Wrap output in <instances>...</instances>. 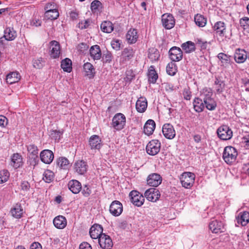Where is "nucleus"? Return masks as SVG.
<instances>
[{
    "instance_id": "13d9d810",
    "label": "nucleus",
    "mask_w": 249,
    "mask_h": 249,
    "mask_svg": "<svg viewBox=\"0 0 249 249\" xmlns=\"http://www.w3.org/2000/svg\"><path fill=\"white\" fill-rule=\"evenodd\" d=\"M111 45L114 49L119 50L121 45L120 41L119 40H113L111 41Z\"/></svg>"
},
{
    "instance_id": "a878e982",
    "label": "nucleus",
    "mask_w": 249,
    "mask_h": 249,
    "mask_svg": "<svg viewBox=\"0 0 249 249\" xmlns=\"http://www.w3.org/2000/svg\"><path fill=\"white\" fill-rule=\"evenodd\" d=\"M126 39L129 44L135 43L138 40V35L137 30L135 29H130L126 35Z\"/></svg>"
},
{
    "instance_id": "72a5a7b5",
    "label": "nucleus",
    "mask_w": 249,
    "mask_h": 249,
    "mask_svg": "<svg viewBox=\"0 0 249 249\" xmlns=\"http://www.w3.org/2000/svg\"><path fill=\"white\" fill-rule=\"evenodd\" d=\"M56 164L60 169H67L70 166V162L66 158L59 157L56 160Z\"/></svg>"
},
{
    "instance_id": "bb28decb",
    "label": "nucleus",
    "mask_w": 249,
    "mask_h": 249,
    "mask_svg": "<svg viewBox=\"0 0 249 249\" xmlns=\"http://www.w3.org/2000/svg\"><path fill=\"white\" fill-rule=\"evenodd\" d=\"M54 226L57 229H64L67 225V220L65 217L62 215L56 216L53 221Z\"/></svg>"
},
{
    "instance_id": "0eeeda50",
    "label": "nucleus",
    "mask_w": 249,
    "mask_h": 249,
    "mask_svg": "<svg viewBox=\"0 0 249 249\" xmlns=\"http://www.w3.org/2000/svg\"><path fill=\"white\" fill-rule=\"evenodd\" d=\"M169 57L173 62H178L183 57V53L181 49L178 47H172L169 51Z\"/></svg>"
},
{
    "instance_id": "f03ea898",
    "label": "nucleus",
    "mask_w": 249,
    "mask_h": 249,
    "mask_svg": "<svg viewBox=\"0 0 249 249\" xmlns=\"http://www.w3.org/2000/svg\"><path fill=\"white\" fill-rule=\"evenodd\" d=\"M212 92L206 90V91L202 93L201 95L203 99L204 106L210 110H214L217 106L216 102L212 98Z\"/></svg>"
},
{
    "instance_id": "de8ad7c7",
    "label": "nucleus",
    "mask_w": 249,
    "mask_h": 249,
    "mask_svg": "<svg viewBox=\"0 0 249 249\" xmlns=\"http://www.w3.org/2000/svg\"><path fill=\"white\" fill-rule=\"evenodd\" d=\"M166 71L169 75L171 76L174 75L177 71L176 64L173 62L168 63L166 67Z\"/></svg>"
},
{
    "instance_id": "e433bc0d",
    "label": "nucleus",
    "mask_w": 249,
    "mask_h": 249,
    "mask_svg": "<svg viewBox=\"0 0 249 249\" xmlns=\"http://www.w3.org/2000/svg\"><path fill=\"white\" fill-rule=\"evenodd\" d=\"M202 100L203 99L196 98L194 101V108L196 111L197 112H201L204 108V103Z\"/></svg>"
},
{
    "instance_id": "393cba45",
    "label": "nucleus",
    "mask_w": 249,
    "mask_h": 249,
    "mask_svg": "<svg viewBox=\"0 0 249 249\" xmlns=\"http://www.w3.org/2000/svg\"><path fill=\"white\" fill-rule=\"evenodd\" d=\"M147 107V102L146 98L140 97L136 103V108L140 113L144 112Z\"/></svg>"
},
{
    "instance_id": "4be33fe9",
    "label": "nucleus",
    "mask_w": 249,
    "mask_h": 249,
    "mask_svg": "<svg viewBox=\"0 0 249 249\" xmlns=\"http://www.w3.org/2000/svg\"><path fill=\"white\" fill-rule=\"evenodd\" d=\"M74 169L76 172L80 175L84 174L87 170L86 163L83 160H78L75 162Z\"/></svg>"
},
{
    "instance_id": "aec40b11",
    "label": "nucleus",
    "mask_w": 249,
    "mask_h": 249,
    "mask_svg": "<svg viewBox=\"0 0 249 249\" xmlns=\"http://www.w3.org/2000/svg\"><path fill=\"white\" fill-rule=\"evenodd\" d=\"M89 145L91 149H100L102 146V142L99 136L96 135L91 136L89 139Z\"/></svg>"
},
{
    "instance_id": "2eb2a0df",
    "label": "nucleus",
    "mask_w": 249,
    "mask_h": 249,
    "mask_svg": "<svg viewBox=\"0 0 249 249\" xmlns=\"http://www.w3.org/2000/svg\"><path fill=\"white\" fill-rule=\"evenodd\" d=\"M162 181L160 176L157 173H152L148 176L147 178V184L153 187L158 186Z\"/></svg>"
},
{
    "instance_id": "a211bd4d",
    "label": "nucleus",
    "mask_w": 249,
    "mask_h": 249,
    "mask_svg": "<svg viewBox=\"0 0 249 249\" xmlns=\"http://www.w3.org/2000/svg\"><path fill=\"white\" fill-rule=\"evenodd\" d=\"M40 157L42 162L46 164H50L53 160L54 155L51 150L46 149L41 151Z\"/></svg>"
},
{
    "instance_id": "b1692460",
    "label": "nucleus",
    "mask_w": 249,
    "mask_h": 249,
    "mask_svg": "<svg viewBox=\"0 0 249 249\" xmlns=\"http://www.w3.org/2000/svg\"><path fill=\"white\" fill-rule=\"evenodd\" d=\"M213 29L217 35L221 36H224L226 32V26L224 22H216L213 26Z\"/></svg>"
},
{
    "instance_id": "4c0bfd02",
    "label": "nucleus",
    "mask_w": 249,
    "mask_h": 249,
    "mask_svg": "<svg viewBox=\"0 0 249 249\" xmlns=\"http://www.w3.org/2000/svg\"><path fill=\"white\" fill-rule=\"evenodd\" d=\"M181 47L186 53H192L196 49L195 43L190 41L183 43Z\"/></svg>"
},
{
    "instance_id": "338daca9",
    "label": "nucleus",
    "mask_w": 249,
    "mask_h": 249,
    "mask_svg": "<svg viewBox=\"0 0 249 249\" xmlns=\"http://www.w3.org/2000/svg\"><path fill=\"white\" fill-rule=\"evenodd\" d=\"M82 193L85 196H88L91 193V191L89 188L86 186L84 188Z\"/></svg>"
},
{
    "instance_id": "6e6d98bb",
    "label": "nucleus",
    "mask_w": 249,
    "mask_h": 249,
    "mask_svg": "<svg viewBox=\"0 0 249 249\" xmlns=\"http://www.w3.org/2000/svg\"><path fill=\"white\" fill-rule=\"evenodd\" d=\"M183 98L186 100H190L192 97L191 91L189 88H185L182 93Z\"/></svg>"
},
{
    "instance_id": "e2e57ef3",
    "label": "nucleus",
    "mask_w": 249,
    "mask_h": 249,
    "mask_svg": "<svg viewBox=\"0 0 249 249\" xmlns=\"http://www.w3.org/2000/svg\"><path fill=\"white\" fill-rule=\"evenodd\" d=\"M20 187L22 190L27 191L29 189L30 185L28 182L23 181L21 183Z\"/></svg>"
},
{
    "instance_id": "412c9836",
    "label": "nucleus",
    "mask_w": 249,
    "mask_h": 249,
    "mask_svg": "<svg viewBox=\"0 0 249 249\" xmlns=\"http://www.w3.org/2000/svg\"><path fill=\"white\" fill-rule=\"evenodd\" d=\"M90 56L94 60H98L102 57V53L99 46L97 45L91 46L89 50Z\"/></svg>"
},
{
    "instance_id": "0e129e2a",
    "label": "nucleus",
    "mask_w": 249,
    "mask_h": 249,
    "mask_svg": "<svg viewBox=\"0 0 249 249\" xmlns=\"http://www.w3.org/2000/svg\"><path fill=\"white\" fill-rule=\"evenodd\" d=\"M30 249H42V246L40 243L34 242L31 245Z\"/></svg>"
},
{
    "instance_id": "052dcab7",
    "label": "nucleus",
    "mask_w": 249,
    "mask_h": 249,
    "mask_svg": "<svg viewBox=\"0 0 249 249\" xmlns=\"http://www.w3.org/2000/svg\"><path fill=\"white\" fill-rule=\"evenodd\" d=\"M45 9L46 11H48L49 10H53V9H56V5L54 2H51L48 3Z\"/></svg>"
},
{
    "instance_id": "4468645a",
    "label": "nucleus",
    "mask_w": 249,
    "mask_h": 249,
    "mask_svg": "<svg viewBox=\"0 0 249 249\" xmlns=\"http://www.w3.org/2000/svg\"><path fill=\"white\" fill-rule=\"evenodd\" d=\"M110 213L115 216L120 215L123 212V205L119 201H113L110 205Z\"/></svg>"
},
{
    "instance_id": "774afa93",
    "label": "nucleus",
    "mask_w": 249,
    "mask_h": 249,
    "mask_svg": "<svg viewBox=\"0 0 249 249\" xmlns=\"http://www.w3.org/2000/svg\"><path fill=\"white\" fill-rule=\"evenodd\" d=\"M31 25L36 27L41 25V21L39 20L33 19L31 22Z\"/></svg>"
},
{
    "instance_id": "473e14b6",
    "label": "nucleus",
    "mask_w": 249,
    "mask_h": 249,
    "mask_svg": "<svg viewBox=\"0 0 249 249\" xmlns=\"http://www.w3.org/2000/svg\"><path fill=\"white\" fill-rule=\"evenodd\" d=\"M22 164L21 156L18 153L14 154L11 158V165L15 168L19 167Z\"/></svg>"
},
{
    "instance_id": "ddd939ff",
    "label": "nucleus",
    "mask_w": 249,
    "mask_h": 249,
    "mask_svg": "<svg viewBox=\"0 0 249 249\" xmlns=\"http://www.w3.org/2000/svg\"><path fill=\"white\" fill-rule=\"evenodd\" d=\"M50 55L51 57L54 59L58 58L60 54V47L59 43L55 40H53L50 42Z\"/></svg>"
},
{
    "instance_id": "7ed1b4c3",
    "label": "nucleus",
    "mask_w": 249,
    "mask_h": 249,
    "mask_svg": "<svg viewBox=\"0 0 249 249\" xmlns=\"http://www.w3.org/2000/svg\"><path fill=\"white\" fill-rule=\"evenodd\" d=\"M125 123V116L122 113H119L115 114L113 117L111 125L115 130H121L124 128Z\"/></svg>"
},
{
    "instance_id": "f8f14e48",
    "label": "nucleus",
    "mask_w": 249,
    "mask_h": 249,
    "mask_svg": "<svg viewBox=\"0 0 249 249\" xmlns=\"http://www.w3.org/2000/svg\"><path fill=\"white\" fill-rule=\"evenodd\" d=\"M162 133L168 139H173L176 136V131L173 126L169 124H165L162 126Z\"/></svg>"
},
{
    "instance_id": "69168bd1",
    "label": "nucleus",
    "mask_w": 249,
    "mask_h": 249,
    "mask_svg": "<svg viewBox=\"0 0 249 249\" xmlns=\"http://www.w3.org/2000/svg\"><path fill=\"white\" fill-rule=\"evenodd\" d=\"M61 133L60 132L57 131L56 130L53 131L51 133V136L52 137H54L55 139H59L61 136Z\"/></svg>"
},
{
    "instance_id": "58836bf2",
    "label": "nucleus",
    "mask_w": 249,
    "mask_h": 249,
    "mask_svg": "<svg viewBox=\"0 0 249 249\" xmlns=\"http://www.w3.org/2000/svg\"><path fill=\"white\" fill-rule=\"evenodd\" d=\"M160 53L158 50L154 48L149 49L148 57L152 62L157 61L160 57Z\"/></svg>"
},
{
    "instance_id": "423d86ee",
    "label": "nucleus",
    "mask_w": 249,
    "mask_h": 249,
    "mask_svg": "<svg viewBox=\"0 0 249 249\" xmlns=\"http://www.w3.org/2000/svg\"><path fill=\"white\" fill-rule=\"evenodd\" d=\"M217 133L218 137L222 140H230L232 136V131L227 125L219 127L217 130Z\"/></svg>"
},
{
    "instance_id": "c9c22d12",
    "label": "nucleus",
    "mask_w": 249,
    "mask_h": 249,
    "mask_svg": "<svg viewBox=\"0 0 249 249\" xmlns=\"http://www.w3.org/2000/svg\"><path fill=\"white\" fill-rule=\"evenodd\" d=\"M101 30L106 33H110L113 30V26L111 22L109 21H104L100 26Z\"/></svg>"
},
{
    "instance_id": "dca6fc26",
    "label": "nucleus",
    "mask_w": 249,
    "mask_h": 249,
    "mask_svg": "<svg viewBox=\"0 0 249 249\" xmlns=\"http://www.w3.org/2000/svg\"><path fill=\"white\" fill-rule=\"evenodd\" d=\"M144 196L148 200L156 202L160 198V194L156 189L150 188L145 192Z\"/></svg>"
},
{
    "instance_id": "4d7b16f0",
    "label": "nucleus",
    "mask_w": 249,
    "mask_h": 249,
    "mask_svg": "<svg viewBox=\"0 0 249 249\" xmlns=\"http://www.w3.org/2000/svg\"><path fill=\"white\" fill-rule=\"evenodd\" d=\"M89 24L90 20H85L80 22L78 24V26L81 29H86L88 27V26L89 25Z\"/></svg>"
},
{
    "instance_id": "a19ab883",
    "label": "nucleus",
    "mask_w": 249,
    "mask_h": 249,
    "mask_svg": "<svg viewBox=\"0 0 249 249\" xmlns=\"http://www.w3.org/2000/svg\"><path fill=\"white\" fill-rule=\"evenodd\" d=\"M12 215L17 218L21 217L23 213V210L20 205L16 204L11 210Z\"/></svg>"
},
{
    "instance_id": "6e6552de",
    "label": "nucleus",
    "mask_w": 249,
    "mask_h": 249,
    "mask_svg": "<svg viewBox=\"0 0 249 249\" xmlns=\"http://www.w3.org/2000/svg\"><path fill=\"white\" fill-rule=\"evenodd\" d=\"M98 241L100 247L103 249H111L113 246V242L111 238L105 233L101 234Z\"/></svg>"
},
{
    "instance_id": "37998d69",
    "label": "nucleus",
    "mask_w": 249,
    "mask_h": 249,
    "mask_svg": "<svg viewBox=\"0 0 249 249\" xmlns=\"http://www.w3.org/2000/svg\"><path fill=\"white\" fill-rule=\"evenodd\" d=\"M194 20L196 25L199 27H204L207 23V19L204 16L197 14L195 16Z\"/></svg>"
},
{
    "instance_id": "f257e3e1",
    "label": "nucleus",
    "mask_w": 249,
    "mask_h": 249,
    "mask_svg": "<svg viewBox=\"0 0 249 249\" xmlns=\"http://www.w3.org/2000/svg\"><path fill=\"white\" fill-rule=\"evenodd\" d=\"M237 155L236 149L232 146H228L224 148L223 159L227 164H231L235 161Z\"/></svg>"
},
{
    "instance_id": "603ef678",
    "label": "nucleus",
    "mask_w": 249,
    "mask_h": 249,
    "mask_svg": "<svg viewBox=\"0 0 249 249\" xmlns=\"http://www.w3.org/2000/svg\"><path fill=\"white\" fill-rule=\"evenodd\" d=\"M9 177V173L7 170H3L0 171V184L7 181Z\"/></svg>"
},
{
    "instance_id": "2f4dec72",
    "label": "nucleus",
    "mask_w": 249,
    "mask_h": 249,
    "mask_svg": "<svg viewBox=\"0 0 249 249\" xmlns=\"http://www.w3.org/2000/svg\"><path fill=\"white\" fill-rule=\"evenodd\" d=\"M20 78V75L17 72H12L9 73L6 76V82L12 84L18 82Z\"/></svg>"
},
{
    "instance_id": "864d4df0",
    "label": "nucleus",
    "mask_w": 249,
    "mask_h": 249,
    "mask_svg": "<svg viewBox=\"0 0 249 249\" xmlns=\"http://www.w3.org/2000/svg\"><path fill=\"white\" fill-rule=\"evenodd\" d=\"M102 9V3L99 0H94L91 3V9L92 11L95 12Z\"/></svg>"
},
{
    "instance_id": "c03bdc74",
    "label": "nucleus",
    "mask_w": 249,
    "mask_h": 249,
    "mask_svg": "<svg viewBox=\"0 0 249 249\" xmlns=\"http://www.w3.org/2000/svg\"><path fill=\"white\" fill-rule=\"evenodd\" d=\"M217 57L221 61V66L226 67L230 63V56L226 54L220 53Z\"/></svg>"
},
{
    "instance_id": "cd10ccee",
    "label": "nucleus",
    "mask_w": 249,
    "mask_h": 249,
    "mask_svg": "<svg viewBox=\"0 0 249 249\" xmlns=\"http://www.w3.org/2000/svg\"><path fill=\"white\" fill-rule=\"evenodd\" d=\"M236 220L238 224H240L243 226L247 225L249 222V213L248 212L240 213L236 217Z\"/></svg>"
},
{
    "instance_id": "c85d7f7f",
    "label": "nucleus",
    "mask_w": 249,
    "mask_h": 249,
    "mask_svg": "<svg viewBox=\"0 0 249 249\" xmlns=\"http://www.w3.org/2000/svg\"><path fill=\"white\" fill-rule=\"evenodd\" d=\"M83 69L86 76L89 78L94 77L95 74V70L90 63L87 62L85 63L83 65Z\"/></svg>"
},
{
    "instance_id": "9b49d317",
    "label": "nucleus",
    "mask_w": 249,
    "mask_h": 249,
    "mask_svg": "<svg viewBox=\"0 0 249 249\" xmlns=\"http://www.w3.org/2000/svg\"><path fill=\"white\" fill-rule=\"evenodd\" d=\"M131 202L135 205L140 207L142 206L144 201L143 196L136 191H131L130 193Z\"/></svg>"
},
{
    "instance_id": "5701e85b",
    "label": "nucleus",
    "mask_w": 249,
    "mask_h": 249,
    "mask_svg": "<svg viewBox=\"0 0 249 249\" xmlns=\"http://www.w3.org/2000/svg\"><path fill=\"white\" fill-rule=\"evenodd\" d=\"M156 127V124L155 122L151 119L147 121L143 127V132L147 135H151Z\"/></svg>"
},
{
    "instance_id": "680f3d73",
    "label": "nucleus",
    "mask_w": 249,
    "mask_h": 249,
    "mask_svg": "<svg viewBox=\"0 0 249 249\" xmlns=\"http://www.w3.org/2000/svg\"><path fill=\"white\" fill-rule=\"evenodd\" d=\"M79 249H92V248L88 243L83 242L80 245Z\"/></svg>"
},
{
    "instance_id": "7c9ffc66",
    "label": "nucleus",
    "mask_w": 249,
    "mask_h": 249,
    "mask_svg": "<svg viewBox=\"0 0 249 249\" xmlns=\"http://www.w3.org/2000/svg\"><path fill=\"white\" fill-rule=\"evenodd\" d=\"M17 36V33L13 28H6L4 30L3 37L5 40L12 41Z\"/></svg>"
},
{
    "instance_id": "39448f33",
    "label": "nucleus",
    "mask_w": 249,
    "mask_h": 249,
    "mask_svg": "<svg viewBox=\"0 0 249 249\" xmlns=\"http://www.w3.org/2000/svg\"><path fill=\"white\" fill-rule=\"evenodd\" d=\"M160 142L157 140H153L150 141L146 145V150L147 153L150 155H157L160 148Z\"/></svg>"
},
{
    "instance_id": "09e8293b",
    "label": "nucleus",
    "mask_w": 249,
    "mask_h": 249,
    "mask_svg": "<svg viewBox=\"0 0 249 249\" xmlns=\"http://www.w3.org/2000/svg\"><path fill=\"white\" fill-rule=\"evenodd\" d=\"M240 26L244 30L249 33V18L243 17L240 19Z\"/></svg>"
},
{
    "instance_id": "f3484780",
    "label": "nucleus",
    "mask_w": 249,
    "mask_h": 249,
    "mask_svg": "<svg viewBox=\"0 0 249 249\" xmlns=\"http://www.w3.org/2000/svg\"><path fill=\"white\" fill-rule=\"evenodd\" d=\"M103 228L99 224L93 225L90 229L89 234L92 239H99L101 234H103Z\"/></svg>"
},
{
    "instance_id": "1a4fd4ad",
    "label": "nucleus",
    "mask_w": 249,
    "mask_h": 249,
    "mask_svg": "<svg viewBox=\"0 0 249 249\" xmlns=\"http://www.w3.org/2000/svg\"><path fill=\"white\" fill-rule=\"evenodd\" d=\"M209 229L212 232L214 233H221L224 232L225 230L223 222L215 219L210 223Z\"/></svg>"
},
{
    "instance_id": "5fc2aeb1",
    "label": "nucleus",
    "mask_w": 249,
    "mask_h": 249,
    "mask_svg": "<svg viewBox=\"0 0 249 249\" xmlns=\"http://www.w3.org/2000/svg\"><path fill=\"white\" fill-rule=\"evenodd\" d=\"M102 58L104 63H109L112 60V54L110 52L107 51L103 54Z\"/></svg>"
},
{
    "instance_id": "a18cd8bd",
    "label": "nucleus",
    "mask_w": 249,
    "mask_h": 249,
    "mask_svg": "<svg viewBox=\"0 0 249 249\" xmlns=\"http://www.w3.org/2000/svg\"><path fill=\"white\" fill-rule=\"evenodd\" d=\"M45 17L49 19L53 20L56 19L59 16V13L57 9L53 10H49L46 11L45 14Z\"/></svg>"
},
{
    "instance_id": "f704fd0d",
    "label": "nucleus",
    "mask_w": 249,
    "mask_h": 249,
    "mask_svg": "<svg viewBox=\"0 0 249 249\" xmlns=\"http://www.w3.org/2000/svg\"><path fill=\"white\" fill-rule=\"evenodd\" d=\"M27 150L31 159L35 160L38 157V149L36 146L34 144H30L27 147Z\"/></svg>"
},
{
    "instance_id": "c756f323",
    "label": "nucleus",
    "mask_w": 249,
    "mask_h": 249,
    "mask_svg": "<svg viewBox=\"0 0 249 249\" xmlns=\"http://www.w3.org/2000/svg\"><path fill=\"white\" fill-rule=\"evenodd\" d=\"M68 187L73 193L77 194L81 189V185L78 180H71L68 183Z\"/></svg>"
},
{
    "instance_id": "9d476101",
    "label": "nucleus",
    "mask_w": 249,
    "mask_h": 249,
    "mask_svg": "<svg viewBox=\"0 0 249 249\" xmlns=\"http://www.w3.org/2000/svg\"><path fill=\"white\" fill-rule=\"evenodd\" d=\"M163 26L167 29H172L175 25V21L173 16L170 14H164L161 17Z\"/></svg>"
},
{
    "instance_id": "8fccbe9b",
    "label": "nucleus",
    "mask_w": 249,
    "mask_h": 249,
    "mask_svg": "<svg viewBox=\"0 0 249 249\" xmlns=\"http://www.w3.org/2000/svg\"><path fill=\"white\" fill-rule=\"evenodd\" d=\"M54 178L53 173L49 170L45 171L43 174V179L47 183H50L53 180Z\"/></svg>"
},
{
    "instance_id": "6ab92c4d",
    "label": "nucleus",
    "mask_w": 249,
    "mask_h": 249,
    "mask_svg": "<svg viewBox=\"0 0 249 249\" xmlns=\"http://www.w3.org/2000/svg\"><path fill=\"white\" fill-rule=\"evenodd\" d=\"M247 58V53L243 49H236L234 54V59L235 61L237 63H244Z\"/></svg>"
},
{
    "instance_id": "3c124183",
    "label": "nucleus",
    "mask_w": 249,
    "mask_h": 249,
    "mask_svg": "<svg viewBox=\"0 0 249 249\" xmlns=\"http://www.w3.org/2000/svg\"><path fill=\"white\" fill-rule=\"evenodd\" d=\"M44 61L42 57L35 59L33 61V67L36 69H40L44 66Z\"/></svg>"
},
{
    "instance_id": "bf43d9fd",
    "label": "nucleus",
    "mask_w": 249,
    "mask_h": 249,
    "mask_svg": "<svg viewBox=\"0 0 249 249\" xmlns=\"http://www.w3.org/2000/svg\"><path fill=\"white\" fill-rule=\"evenodd\" d=\"M8 124V120L6 117L0 115V126L4 127Z\"/></svg>"
},
{
    "instance_id": "49530a36",
    "label": "nucleus",
    "mask_w": 249,
    "mask_h": 249,
    "mask_svg": "<svg viewBox=\"0 0 249 249\" xmlns=\"http://www.w3.org/2000/svg\"><path fill=\"white\" fill-rule=\"evenodd\" d=\"M134 51L131 48H125L122 52V56L125 60H129L134 56Z\"/></svg>"
},
{
    "instance_id": "ea45409f",
    "label": "nucleus",
    "mask_w": 249,
    "mask_h": 249,
    "mask_svg": "<svg viewBox=\"0 0 249 249\" xmlns=\"http://www.w3.org/2000/svg\"><path fill=\"white\" fill-rule=\"evenodd\" d=\"M148 81L152 83H155L158 79V76L156 73L154 66H151L148 71Z\"/></svg>"
},
{
    "instance_id": "20e7f679",
    "label": "nucleus",
    "mask_w": 249,
    "mask_h": 249,
    "mask_svg": "<svg viewBox=\"0 0 249 249\" xmlns=\"http://www.w3.org/2000/svg\"><path fill=\"white\" fill-rule=\"evenodd\" d=\"M195 177V174L191 172L183 173L180 178L182 186L187 189L190 188L194 183Z\"/></svg>"
},
{
    "instance_id": "79ce46f5",
    "label": "nucleus",
    "mask_w": 249,
    "mask_h": 249,
    "mask_svg": "<svg viewBox=\"0 0 249 249\" xmlns=\"http://www.w3.org/2000/svg\"><path fill=\"white\" fill-rule=\"evenodd\" d=\"M71 65V61L70 59L66 58L62 61L61 67L64 71L70 72L72 69Z\"/></svg>"
}]
</instances>
